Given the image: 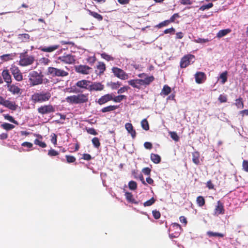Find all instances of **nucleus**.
Segmentation results:
<instances>
[{
	"label": "nucleus",
	"mask_w": 248,
	"mask_h": 248,
	"mask_svg": "<svg viewBox=\"0 0 248 248\" xmlns=\"http://www.w3.org/2000/svg\"><path fill=\"white\" fill-rule=\"evenodd\" d=\"M51 97V94L49 92H42L35 93L31 96V99L34 103H43L47 101Z\"/></svg>",
	"instance_id": "3"
},
{
	"label": "nucleus",
	"mask_w": 248,
	"mask_h": 248,
	"mask_svg": "<svg viewBox=\"0 0 248 248\" xmlns=\"http://www.w3.org/2000/svg\"><path fill=\"white\" fill-rule=\"evenodd\" d=\"M195 58L192 54H187L183 56L180 61V66L181 68H185L190 64L191 61Z\"/></svg>",
	"instance_id": "8"
},
{
	"label": "nucleus",
	"mask_w": 248,
	"mask_h": 248,
	"mask_svg": "<svg viewBox=\"0 0 248 248\" xmlns=\"http://www.w3.org/2000/svg\"><path fill=\"white\" fill-rule=\"evenodd\" d=\"M227 71L222 73L219 76V78L221 79V83L224 84L227 81Z\"/></svg>",
	"instance_id": "41"
},
{
	"label": "nucleus",
	"mask_w": 248,
	"mask_h": 248,
	"mask_svg": "<svg viewBox=\"0 0 248 248\" xmlns=\"http://www.w3.org/2000/svg\"><path fill=\"white\" fill-rule=\"evenodd\" d=\"M20 60L19 64L22 66H26L31 65L34 61V57L32 56H28L27 52L21 53L19 55Z\"/></svg>",
	"instance_id": "5"
},
{
	"label": "nucleus",
	"mask_w": 248,
	"mask_h": 248,
	"mask_svg": "<svg viewBox=\"0 0 248 248\" xmlns=\"http://www.w3.org/2000/svg\"><path fill=\"white\" fill-rule=\"evenodd\" d=\"M231 31L232 30L230 29H226L220 30L217 34V37L218 38H220L230 33Z\"/></svg>",
	"instance_id": "27"
},
{
	"label": "nucleus",
	"mask_w": 248,
	"mask_h": 248,
	"mask_svg": "<svg viewBox=\"0 0 248 248\" xmlns=\"http://www.w3.org/2000/svg\"><path fill=\"white\" fill-rule=\"evenodd\" d=\"M235 105L238 108H244V103L242 101V98L239 97L235 100Z\"/></svg>",
	"instance_id": "39"
},
{
	"label": "nucleus",
	"mask_w": 248,
	"mask_h": 248,
	"mask_svg": "<svg viewBox=\"0 0 248 248\" xmlns=\"http://www.w3.org/2000/svg\"><path fill=\"white\" fill-rule=\"evenodd\" d=\"M180 17V16L179 15L178 13H175L174 14H173L171 17L170 18L169 21H170V23H172V22H174L175 19L176 18H178Z\"/></svg>",
	"instance_id": "59"
},
{
	"label": "nucleus",
	"mask_w": 248,
	"mask_h": 248,
	"mask_svg": "<svg viewBox=\"0 0 248 248\" xmlns=\"http://www.w3.org/2000/svg\"><path fill=\"white\" fill-rule=\"evenodd\" d=\"M37 111L39 113L45 115L50 113L54 112L55 111V108L50 104L45 105L39 107L37 108Z\"/></svg>",
	"instance_id": "7"
},
{
	"label": "nucleus",
	"mask_w": 248,
	"mask_h": 248,
	"mask_svg": "<svg viewBox=\"0 0 248 248\" xmlns=\"http://www.w3.org/2000/svg\"><path fill=\"white\" fill-rule=\"evenodd\" d=\"M242 167L243 170L248 172V161L244 160L242 163Z\"/></svg>",
	"instance_id": "57"
},
{
	"label": "nucleus",
	"mask_w": 248,
	"mask_h": 248,
	"mask_svg": "<svg viewBox=\"0 0 248 248\" xmlns=\"http://www.w3.org/2000/svg\"><path fill=\"white\" fill-rule=\"evenodd\" d=\"M140 81V79H131L128 81V83L129 85H131L133 88L140 90L141 89V86L142 85Z\"/></svg>",
	"instance_id": "19"
},
{
	"label": "nucleus",
	"mask_w": 248,
	"mask_h": 248,
	"mask_svg": "<svg viewBox=\"0 0 248 248\" xmlns=\"http://www.w3.org/2000/svg\"><path fill=\"white\" fill-rule=\"evenodd\" d=\"M60 47V45H55L52 46H49L48 47H40V49L43 51L45 52H52Z\"/></svg>",
	"instance_id": "20"
},
{
	"label": "nucleus",
	"mask_w": 248,
	"mask_h": 248,
	"mask_svg": "<svg viewBox=\"0 0 248 248\" xmlns=\"http://www.w3.org/2000/svg\"><path fill=\"white\" fill-rule=\"evenodd\" d=\"M92 142L95 148L98 149L100 146L101 144L99 140L97 137H94L93 138L92 140Z\"/></svg>",
	"instance_id": "38"
},
{
	"label": "nucleus",
	"mask_w": 248,
	"mask_h": 248,
	"mask_svg": "<svg viewBox=\"0 0 248 248\" xmlns=\"http://www.w3.org/2000/svg\"><path fill=\"white\" fill-rule=\"evenodd\" d=\"M66 101L71 104H82L89 101V93H79L67 96Z\"/></svg>",
	"instance_id": "1"
},
{
	"label": "nucleus",
	"mask_w": 248,
	"mask_h": 248,
	"mask_svg": "<svg viewBox=\"0 0 248 248\" xmlns=\"http://www.w3.org/2000/svg\"><path fill=\"white\" fill-rule=\"evenodd\" d=\"M144 147L147 149L150 150L153 148V145L150 142H145L144 143Z\"/></svg>",
	"instance_id": "64"
},
{
	"label": "nucleus",
	"mask_w": 248,
	"mask_h": 248,
	"mask_svg": "<svg viewBox=\"0 0 248 248\" xmlns=\"http://www.w3.org/2000/svg\"><path fill=\"white\" fill-rule=\"evenodd\" d=\"M7 87L8 88V91L14 94H18L21 90V89L18 86L14 84L11 85L10 84H9L7 85Z\"/></svg>",
	"instance_id": "22"
},
{
	"label": "nucleus",
	"mask_w": 248,
	"mask_h": 248,
	"mask_svg": "<svg viewBox=\"0 0 248 248\" xmlns=\"http://www.w3.org/2000/svg\"><path fill=\"white\" fill-rule=\"evenodd\" d=\"M155 80V77L153 76H146L144 79H140V81L142 85L145 86H148Z\"/></svg>",
	"instance_id": "18"
},
{
	"label": "nucleus",
	"mask_w": 248,
	"mask_h": 248,
	"mask_svg": "<svg viewBox=\"0 0 248 248\" xmlns=\"http://www.w3.org/2000/svg\"><path fill=\"white\" fill-rule=\"evenodd\" d=\"M51 141L54 145L57 144V136L55 134H53V135L51 136Z\"/></svg>",
	"instance_id": "61"
},
{
	"label": "nucleus",
	"mask_w": 248,
	"mask_h": 248,
	"mask_svg": "<svg viewBox=\"0 0 248 248\" xmlns=\"http://www.w3.org/2000/svg\"><path fill=\"white\" fill-rule=\"evenodd\" d=\"M214 213L215 215L218 216L219 215H223L225 213V209L224 208L223 203L220 201L217 202V205L216 206Z\"/></svg>",
	"instance_id": "16"
},
{
	"label": "nucleus",
	"mask_w": 248,
	"mask_h": 248,
	"mask_svg": "<svg viewBox=\"0 0 248 248\" xmlns=\"http://www.w3.org/2000/svg\"><path fill=\"white\" fill-rule=\"evenodd\" d=\"M4 106L12 110H16L17 107V105L15 102L7 100Z\"/></svg>",
	"instance_id": "25"
},
{
	"label": "nucleus",
	"mask_w": 248,
	"mask_h": 248,
	"mask_svg": "<svg viewBox=\"0 0 248 248\" xmlns=\"http://www.w3.org/2000/svg\"><path fill=\"white\" fill-rule=\"evenodd\" d=\"M152 214L154 217L156 219H159L160 217L161 214L158 211L153 210L152 211Z\"/></svg>",
	"instance_id": "55"
},
{
	"label": "nucleus",
	"mask_w": 248,
	"mask_h": 248,
	"mask_svg": "<svg viewBox=\"0 0 248 248\" xmlns=\"http://www.w3.org/2000/svg\"><path fill=\"white\" fill-rule=\"evenodd\" d=\"M112 94H106L101 96L96 102L100 105H102L110 101H112Z\"/></svg>",
	"instance_id": "14"
},
{
	"label": "nucleus",
	"mask_w": 248,
	"mask_h": 248,
	"mask_svg": "<svg viewBox=\"0 0 248 248\" xmlns=\"http://www.w3.org/2000/svg\"><path fill=\"white\" fill-rule=\"evenodd\" d=\"M118 107L119 106L116 105H110L102 108L101 111L103 113L110 112L117 109Z\"/></svg>",
	"instance_id": "28"
},
{
	"label": "nucleus",
	"mask_w": 248,
	"mask_h": 248,
	"mask_svg": "<svg viewBox=\"0 0 248 248\" xmlns=\"http://www.w3.org/2000/svg\"><path fill=\"white\" fill-rule=\"evenodd\" d=\"M170 92H171V88L167 85H165L164 86V87L162 90L161 94L165 95H167L170 93Z\"/></svg>",
	"instance_id": "35"
},
{
	"label": "nucleus",
	"mask_w": 248,
	"mask_h": 248,
	"mask_svg": "<svg viewBox=\"0 0 248 248\" xmlns=\"http://www.w3.org/2000/svg\"><path fill=\"white\" fill-rule=\"evenodd\" d=\"M207 235L209 237H223L224 236V234L221 233L219 232H214L211 231H209L207 232Z\"/></svg>",
	"instance_id": "34"
},
{
	"label": "nucleus",
	"mask_w": 248,
	"mask_h": 248,
	"mask_svg": "<svg viewBox=\"0 0 248 248\" xmlns=\"http://www.w3.org/2000/svg\"><path fill=\"white\" fill-rule=\"evenodd\" d=\"M1 127L4 129L8 131L15 128V125L9 123H4L1 124Z\"/></svg>",
	"instance_id": "33"
},
{
	"label": "nucleus",
	"mask_w": 248,
	"mask_h": 248,
	"mask_svg": "<svg viewBox=\"0 0 248 248\" xmlns=\"http://www.w3.org/2000/svg\"><path fill=\"white\" fill-rule=\"evenodd\" d=\"M126 98V96L124 95H119L118 96L113 97L112 95V101L114 102L119 103L121 102L123 99H125Z\"/></svg>",
	"instance_id": "31"
},
{
	"label": "nucleus",
	"mask_w": 248,
	"mask_h": 248,
	"mask_svg": "<svg viewBox=\"0 0 248 248\" xmlns=\"http://www.w3.org/2000/svg\"><path fill=\"white\" fill-rule=\"evenodd\" d=\"M58 60L66 64H73L75 62V56L71 54H64L62 56H60L58 58Z\"/></svg>",
	"instance_id": "10"
},
{
	"label": "nucleus",
	"mask_w": 248,
	"mask_h": 248,
	"mask_svg": "<svg viewBox=\"0 0 248 248\" xmlns=\"http://www.w3.org/2000/svg\"><path fill=\"white\" fill-rule=\"evenodd\" d=\"M125 128L127 131L128 133L130 134L132 139H135L136 136V132L134 129V127L132 124L130 123H127L125 124Z\"/></svg>",
	"instance_id": "17"
},
{
	"label": "nucleus",
	"mask_w": 248,
	"mask_h": 248,
	"mask_svg": "<svg viewBox=\"0 0 248 248\" xmlns=\"http://www.w3.org/2000/svg\"><path fill=\"white\" fill-rule=\"evenodd\" d=\"M112 72L115 76L121 79L125 80L128 79L129 78L127 73H126L123 69L118 67H113L112 68Z\"/></svg>",
	"instance_id": "6"
},
{
	"label": "nucleus",
	"mask_w": 248,
	"mask_h": 248,
	"mask_svg": "<svg viewBox=\"0 0 248 248\" xmlns=\"http://www.w3.org/2000/svg\"><path fill=\"white\" fill-rule=\"evenodd\" d=\"M3 116L5 120H7L16 124H18V122L16 121L12 116L9 115V114H4L3 115Z\"/></svg>",
	"instance_id": "42"
},
{
	"label": "nucleus",
	"mask_w": 248,
	"mask_h": 248,
	"mask_svg": "<svg viewBox=\"0 0 248 248\" xmlns=\"http://www.w3.org/2000/svg\"><path fill=\"white\" fill-rule=\"evenodd\" d=\"M13 57V55L12 54H4L0 56V59L2 61H8L10 60H12Z\"/></svg>",
	"instance_id": "40"
},
{
	"label": "nucleus",
	"mask_w": 248,
	"mask_h": 248,
	"mask_svg": "<svg viewBox=\"0 0 248 248\" xmlns=\"http://www.w3.org/2000/svg\"><path fill=\"white\" fill-rule=\"evenodd\" d=\"M104 89V85L101 82H91L90 84L89 91H101Z\"/></svg>",
	"instance_id": "12"
},
{
	"label": "nucleus",
	"mask_w": 248,
	"mask_h": 248,
	"mask_svg": "<svg viewBox=\"0 0 248 248\" xmlns=\"http://www.w3.org/2000/svg\"><path fill=\"white\" fill-rule=\"evenodd\" d=\"M30 36L28 33H22L18 35L17 38L23 42H29Z\"/></svg>",
	"instance_id": "29"
},
{
	"label": "nucleus",
	"mask_w": 248,
	"mask_h": 248,
	"mask_svg": "<svg viewBox=\"0 0 248 248\" xmlns=\"http://www.w3.org/2000/svg\"><path fill=\"white\" fill-rule=\"evenodd\" d=\"M155 201H156V200L154 197H152L150 200L144 202L143 203V205L144 207L151 206L155 202Z\"/></svg>",
	"instance_id": "43"
},
{
	"label": "nucleus",
	"mask_w": 248,
	"mask_h": 248,
	"mask_svg": "<svg viewBox=\"0 0 248 248\" xmlns=\"http://www.w3.org/2000/svg\"><path fill=\"white\" fill-rule=\"evenodd\" d=\"M213 6V4L212 3H209L207 4L203 5L201 6L199 8V10L203 11L206 9H209L212 8Z\"/></svg>",
	"instance_id": "49"
},
{
	"label": "nucleus",
	"mask_w": 248,
	"mask_h": 248,
	"mask_svg": "<svg viewBox=\"0 0 248 248\" xmlns=\"http://www.w3.org/2000/svg\"><path fill=\"white\" fill-rule=\"evenodd\" d=\"M151 171V170L148 167L144 168L142 170V171L143 172V173L144 174L147 175H149L150 174Z\"/></svg>",
	"instance_id": "63"
},
{
	"label": "nucleus",
	"mask_w": 248,
	"mask_h": 248,
	"mask_svg": "<svg viewBox=\"0 0 248 248\" xmlns=\"http://www.w3.org/2000/svg\"><path fill=\"white\" fill-rule=\"evenodd\" d=\"M121 85H122L121 83L119 81H117L116 82H111L109 84V86L112 90H115V89L119 88V87Z\"/></svg>",
	"instance_id": "44"
},
{
	"label": "nucleus",
	"mask_w": 248,
	"mask_h": 248,
	"mask_svg": "<svg viewBox=\"0 0 248 248\" xmlns=\"http://www.w3.org/2000/svg\"><path fill=\"white\" fill-rule=\"evenodd\" d=\"M82 158L84 160L89 161V160H90L91 159H92V157L90 154H84L82 155Z\"/></svg>",
	"instance_id": "62"
},
{
	"label": "nucleus",
	"mask_w": 248,
	"mask_h": 248,
	"mask_svg": "<svg viewBox=\"0 0 248 248\" xmlns=\"http://www.w3.org/2000/svg\"><path fill=\"white\" fill-rule=\"evenodd\" d=\"M220 103H225L227 101V97L226 95L220 94L218 98Z\"/></svg>",
	"instance_id": "54"
},
{
	"label": "nucleus",
	"mask_w": 248,
	"mask_h": 248,
	"mask_svg": "<svg viewBox=\"0 0 248 248\" xmlns=\"http://www.w3.org/2000/svg\"><path fill=\"white\" fill-rule=\"evenodd\" d=\"M170 137L175 141H178L179 140V137L176 132H170Z\"/></svg>",
	"instance_id": "50"
},
{
	"label": "nucleus",
	"mask_w": 248,
	"mask_h": 248,
	"mask_svg": "<svg viewBox=\"0 0 248 248\" xmlns=\"http://www.w3.org/2000/svg\"><path fill=\"white\" fill-rule=\"evenodd\" d=\"M11 72L15 79L20 81L23 79V76L19 68L16 66H12L10 68Z\"/></svg>",
	"instance_id": "11"
},
{
	"label": "nucleus",
	"mask_w": 248,
	"mask_h": 248,
	"mask_svg": "<svg viewBox=\"0 0 248 248\" xmlns=\"http://www.w3.org/2000/svg\"><path fill=\"white\" fill-rule=\"evenodd\" d=\"M192 161L196 165H199L200 164V155L199 152L195 151L192 153Z\"/></svg>",
	"instance_id": "24"
},
{
	"label": "nucleus",
	"mask_w": 248,
	"mask_h": 248,
	"mask_svg": "<svg viewBox=\"0 0 248 248\" xmlns=\"http://www.w3.org/2000/svg\"><path fill=\"white\" fill-rule=\"evenodd\" d=\"M97 70H96V73L99 75H102L106 70L105 64L103 62H99L97 65Z\"/></svg>",
	"instance_id": "23"
},
{
	"label": "nucleus",
	"mask_w": 248,
	"mask_h": 248,
	"mask_svg": "<svg viewBox=\"0 0 248 248\" xmlns=\"http://www.w3.org/2000/svg\"><path fill=\"white\" fill-rule=\"evenodd\" d=\"M175 31V29L173 27H171L170 28L167 29H166L165 30H164V33L165 34H168V33L174 34Z\"/></svg>",
	"instance_id": "60"
},
{
	"label": "nucleus",
	"mask_w": 248,
	"mask_h": 248,
	"mask_svg": "<svg viewBox=\"0 0 248 248\" xmlns=\"http://www.w3.org/2000/svg\"><path fill=\"white\" fill-rule=\"evenodd\" d=\"M75 71L77 73L82 75H88L90 73L92 68L86 65H78L75 67Z\"/></svg>",
	"instance_id": "9"
},
{
	"label": "nucleus",
	"mask_w": 248,
	"mask_h": 248,
	"mask_svg": "<svg viewBox=\"0 0 248 248\" xmlns=\"http://www.w3.org/2000/svg\"><path fill=\"white\" fill-rule=\"evenodd\" d=\"M150 158L151 160L155 164H158L161 162V157L157 154L152 153Z\"/></svg>",
	"instance_id": "30"
},
{
	"label": "nucleus",
	"mask_w": 248,
	"mask_h": 248,
	"mask_svg": "<svg viewBox=\"0 0 248 248\" xmlns=\"http://www.w3.org/2000/svg\"><path fill=\"white\" fill-rule=\"evenodd\" d=\"M101 57L106 60L107 61H113L114 58L112 57L111 56L108 55L105 53H102L101 55Z\"/></svg>",
	"instance_id": "46"
},
{
	"label": "nucleus",
	"mask_w": 248,
	"mask_h": 248,
	"mask_svg": "<svg viewBox=\"0 0 248 248\" xmlns=\"http://www.w3.org/2000/svg\"><path fill=\"white\" fill-rule=\"evenodd\" d=\"M34 143L42 148H45L46 147V143L40 140L39 139H35L34 141Z\"/></svg>",
	"instance_id": "47"
},
{
	"label": "nucleus",
	"mask_w": 248,
	"mask_h": 248,
	"mask_svg": "<svg viewBox=\"0 0 248 248\" xmlns=\"http://www.w3.org/2000/svg\"><path fill=\"white\" fill-rule=\"evenodd\" d=\"M128 186L130 189L134 190L137 188V184L134 181H130L128 183Z\"/></svg>",
	"instance_id": "48"
},
{
	"label": "nucleus",
	"mask_w": 248,
	"mask_h": 248,
	"mask_svg": "<svg viewBox=\"0 0 248 248\" xmlns=\"http://www.w3.org/2000/svg\"><path fill=\"white\" fill-rule=\"evenodd\" d=\"M125 196L126 200L132 203H134L136 204H138L139 203L138 202H137L135 199L134 198L133 195L131 193L126 192L125 193Z\"/></svg>",
	"instance_id": "26"
},
{
	"label": "nucleus",
	"mask_w": 248,
	"mask_h": 248,
	"mask_svg": "<svg viewBox=\"0 0 248 248\" xmlns=\"http://www.w3.org/2000/svg\"><path fill=\"white\" fill-rule=\"evenodd\" d=\"M86 130L88 134H90L93 135H97V132L96 131L95 129L93 128H86Z\"/></svg>",
	"instance_id": "53"
},
{
	"label": "nucleus",
	"mask_w": 248,
	"mask_h": 248,
	"mask_svg": "<svg viewBox=\"0 0 248 248\" xmlns=\"http://www.w3.org/2000/svg\"><path fill=\"white\" fill-rule=\"evenodd\" d=\"M89 14L91 16H93V17L97 19L98 21H102L103 20V16L101 15L98 14L95 12L92 11L91 10H89Z\"/></svg>",
	"instance_id": "32"
},
{
	"label": "nucleus",
	"mask_w": 248,
	"mask_h": 248,
	"mask_svg": "<svg viewBox=\"0 0 248 248\" xmlns=\"http://www.w3.org/2000/svg\"><path fill=\"white\" fill-rule=\"evenodd\" d=\"M65 157L67 163H71L75 162L76 158L75 156L70 155H66Z\"/></svg>",
	"instance_id": "51"
},
{
	"label": "nucleus",
	"mask_w": 248,
	"mask_h": 248,
	"mask_svg": "<svg viewBox=\"0 0 248 248\" xmlns=\"http://www.w3.org/2000/svg\"><path fill=\"white\" fill-rule=\"evenodd\" d=\"M44 77L41 72L36 71L31 72L29 74V80L31 86H34L43 83Z\"/></svg>",
	"instance_id": "2"
},
{
	"label": "nucleus",
	"mask_w": 248,
	"mask_h": 248,
	"mask_svg": "<svg viewBox=\"0 0 248 248\" xmlns=\"http://www.w3.org/2000/svg\"><path fill=\"white\" fill-rule=\"evenodd\" d=\"M47 74L53 77L63 78L68 76L69 73L68 71L62 69L54 67H48L47 68Z\"/></svg>",
	"instance_id": "4"
},
{
	"label": "nucleus",
	"mask_w": 248,
	"mask_h": 248,
	"mask_svg": "<svg viewBox=\"0 0 248 248\" xmlns=\"http://www.w3.org/2000/svg\"><path fill=\"white\" fill-rule=\"evenodd\" d=\"M129 87L128 86H124L123 87H121L120 89H119L118 90L117 93H122L126 91H127L128 89H129Z\"/></svg>",
	"instance_id": "58"
},
{
	"label": "nucleus",
	"mask_w": 248,
	"mask_h": 248,
	"mask_svg": "<svg viewBox=\"0 0 248 248\" xmlns=\"http://www.w3.org/2000/svg\"><path fill=\"white\" fill-rule=\"evenodd\" d=\"M209 41V40L208 39H202V38H199L197 39L194 40L195 42H196L197 43H201V44L207 43V42H208Z\"/></svg>",
	"instance_id": "56"
},
{
	"label": "nucleus",
	"mask_w": 248,
	"mask_h": 248,
	"mask_svg": "<svg viewBox=\"0 0 248 248\" xmlns=\"http://www.w3.org/2000/svg\"><path fill=\"white\" fill-rule=\"evenodd\" d=\"M2 76L5 82L8 84L12 82L11 76L8 70H4L2 72Z\"/></svg>",
	"instance_id": "21"
},
{
	"label": "nucleus",
	"mask_w": 248,
	"mask_h": 248,
	"mask_svg": "<svg viewBox=\"0 0 248 248\" xmlns=\"http://www.w3.org/2000/svg\"><path fill=\"white\" fill-rule=\"evenodd\" d=\"M196 202L198 205L200 207L203 206L205 203V199L201 196H199L197 198Z\"/></svg>",
	"instance_id": "36"
},
{
	"label": "nucleus",
	"mask_w": 248,
	"mask_h": 248,
	"mask_svg": "<svg viewBox=\"0 0 248 248\" xmlns=\"http://www.w3.org/2000/svg\"><path fill=\"white\" fill-rule=\"evenodd\" d=\"M195 81L198 84L203 83L206 79L205 74L202 72H197L195 74Z\"/></svg>",
	"instance_id": "15"
},
{
	"label": "nucleus",
	"mask_w": 248,
	"mask_h": 248,
	"mask_svg": "<svg viewBox=\"0 0 248 248\" xmlns=\"http://www.w3.org/2000/svg\"><path fill=\"white\" fill-rule=\"evenodd\" d=\"M141 125L142 128L146 131L149 129V124L146 119H144L141 121Z\"/></svg>",
	"instance_id": "37"
},
{
	"label": "nucleus",
	"mask_w": 248,
	"mask_h": 248,
	"mask_svg": "<svg viewBox=\"0 0 248 248\" xmlns=\"http://www.w3.org/2000/svg\"><path fill=\"white\" fill-rule=\"evenodd\" d=\"M170 21H169V20H166L160 23H159L158 24L156 25L155 27L156 28H157L158 29H160V28H161L163 27H165V26H168L170 23Z\"/></svg>",
	"instance_id": "45"
},
{
	"label": "nucleus",
	"mask_w": 248,
	"mask_h": 248,
	"mask_svg": "<svg viewBox=\"0 0 248 248\" xmlns=\"http://www.w3.org/2000/svg\"><path fill=\"white\" fill-rule=\"evenodd\" d=\"M47 154L50 156H54L58 155L59 153L54 149H51L48 151Z\"/></svg>",
	"instance_id": "52"
},
{
	"label": "nucleus",
	"mask_w": 248,
	"mask_h": 248,
	"mask_svg": "<svg viewBox=\"0 0 248 248\" xmlns=\"http://www.w3.org/2000/svg\"><path fill=\"white\" fill-rule=\"evenodd\" d=\"M91 81L90 80L82 79L78 81L76 83V86L80 89L87 90L89 91L90 84H91Z\"/></svg>",
	"instance_id": "13"
}]
</instances>
